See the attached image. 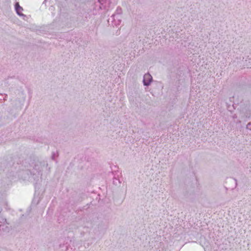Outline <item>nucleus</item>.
I'll return each mask as SVG.
<instances>
[{"mask_svg": "<svg viewBox=\"0 0 251 251\" xmlns=\"http://www.w3.org/2000/svg\"><path fill=\"white\" fill-rule=\"evenodd\" d=\"M15 8L16 10V11L17 13L19 15L21 14V12L23 10V8L22 7H21L18 3H17L15 5Z\"/></svg>", "mask_w": 251, "mask_h": 251, "instance_id": "2", "label": "nucleus"}, {"mask_svg": "<svg viewBox=\"0 0 251 251\" xmlns=\"http://www.w3.org/2000/svg\"><path fill=\"white\" fill-rule=\"evenodd\" d=\"M152 80V76L149 74H146L144 76V84L145 85H149Z\"/></svg>", "mask_w": 251, "mask_h": 251, "instance_id": "1", "label": "nucleus"}]
</instances>
